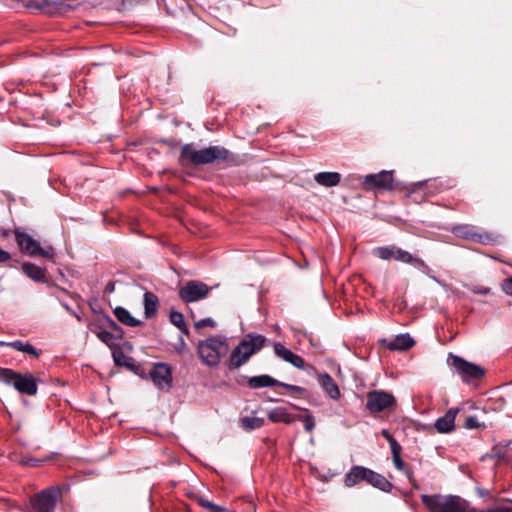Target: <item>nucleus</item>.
<instances>
[{
	"label": "nucleus",
	"mask_w": 512,
	"mask_h": 512,
	"mask_svg": "<svg viewBox=\"0 0 512 512\" xmlns=\"http://www.w3.org/2000/svg\"><path fill=\"white\" fill-rule=\"evenodd\" d=\"M267 339L260 334L249 333L243 337L239 344L232 350L228 359L230 370L238 369L259 352L266 344Z\"/></svg>",
	"instance_id": "1"
},
{
	"label": "nucleus",
	"mask_w": 512,
	"mask_h": 512,
	"mask_svg": "<svg viewBox=\"0 0 512 512\" xmlns=\"http://www.w3.org/2000/svg\"><path fill=\"white\" fill-rule=\"evenodd\" d=\"M229 351L227 339L222 336H212L199 341L197 353L201 362L208 367H217Z\"/></svg>",
	"instance_id": "2"
},
{
	"label": "nucleus",
	"mask_w": 512,
	"mask_h": 512,
	"mask_svg": "<svg viewBox=\"0 0 512 512\" xmlns=\"http://www.w3.org/2000/svg\"><path fill=\"white\" fill-rule=\"evenodd\" d=\"M422 502L429 512H476L467 501L453 495H422Z\"/></svg>",
	"instance_id": "3"
},
{
	"label": "nucleus",
	"mask_w": 512,
	"mask_h": 512,
	"mask_svg": "<svg viewBox=\"0 0 512 512\" xmlns=\"http://www.w3.org/2000/svg\"><path fill=\"white\" fill-rule=\"evenodd\" d=\"M228 151L219 146H211L196 150L192 144H186L181 149V161L183 164L192 163L195 165L210 164L215 160H224Z\"/></svg>",
	"instance_id": "4"
},
{
	"label": "nucleus",
	"mask_w": 512,
	"mask_h": 512,
	"mask_svg": "<svg viewBox=\"0 0 512 512\" xmlns=\"http://www.w3.org/2000/svg\"><path fill=\"white\" fill-rule=\"evenodd\" d=\"M362 482H366L382 491H389L391 488V483L384 476L364 466H353L344 478L346 487H353Z\"/></svg>",
	"instance_id": "5"
},
{
	"label": "nucleus",
	"mask_w": 512,
	"mask_h": 512,
	"mask_svg": "<svg viewBox=\"0 0 512 512\" xmlns=\"http://www.w3.org/2000/svg\"><path fill=\"white\" fill-rule=\"evenodd\" d=\"M0 381L13 386L19 393L29 396L38 391L37 379L31 373L20 374L11 369H0Z\"/></svg>",
	"instance_id": "6"
},
{
	"label": "nucleus",
	"mask_w": 512,
	"mask_h": 512,
	"mask_svg": "<svg viewBox=\"0 0 512 512\" xmlns=\"http://www.w3.org/2000/svg\"><path fill=\"white\" fill-rule=\"evenodd\" d=\"M451 232L458 238L474 241L480 244L488 245L497 242L498 237L490 232H478L476 227L470 224L456 225Z\"/></svg>",
	"instance_id": "7"
},
{
	"label": "nucleus",
	"mask_w": 512,
	"mask_h": 512,
	"mask_svg": "<svg viewBox=\"0 0 512 512\" xmlns=\"http://www.w3.org/2000/svg\"><path fill=\"white\" fill-rule=\"evenodd\" d=\"M15 236L16 242L22 252L30 256H41L47 259L54 257L53 248L51 246L42 248L30 235L18 230L15 231Z\"/></svg>",
	"instance_id": "8"
},
{
	"label": "nucleus",
	"mask_w": 512,
	"mask_h": 512,
	"mask_svg": "<svg viewBox=\"0 0 512 512\" xmlns=\"http://www.w3.org/2000/svg\"><path fill=\"white\" fill-rule=\"evenodd\" d=\"M447 362L456 370L462 380L466 382L473 379H480L485 374L482 367L468 362L457 355L449 354Z\"/></svg>",
	"instance_id": "9"
},
{
	"label": "nucleus",
	"mask_w": 512,
	"mask_h": 512,
	"mask_svg": "<svg viewBox=\"0 0 512 512\" xmlns=\"http://www.w3.org/2000/svg\"><path fill=\"white\" fill-rule=\"evenodd\" d=\"M61 495L59 487H51L43 490L31 499V505L35 512H53L57 499Z\"/></svg>",
	"instance_id": "10"
},
{
	"label": "nucleus",
	"mask_w": 512,
	"mask_h": 512,
	"mask_svg": "<svg viewBox=\"0 0 512 512\" xmlns=\"http://www.w3.org/2000/svg\"><path fill=\"white\" fill-rule=\"evenodd\" d=\"M211 289L212 287L199 280H190L179 289V297L185 303L196 302L204 299Z\"/></svg>",
	"instance_id": "11"
},
{
	"label": "nucleus",
	"mask_w": 512,
	"mask_h": 512,
	"mask_svg": "<svg viewBox=\"0 0 512 512\" xmlns=\"http://www.w3.org/2000/svg\"><path fill=\"white\" fill-rule=\"evenodd\" d=\"M395 404V397L386 391L375 390L367 394L366 407L371 413L384 411L392 408Z\"/></svg>",
	"instance_id": "12"
},
{
	"label": "nucleus",
	"mask_w": 512,
	"mask_h": 512,
	"mask_svg": "<svg viewBox=\"0 0 512 512\" xmlns=\"http://www.w3.org/2000/svg\"><path fill=\"white\" fill-rule=\"evenodd\" d=\"M150 378L158 388H168L172 381L171 369L164 363L155 364L150 371Z\"/></svg>",
	"instance_id": "13"
},
{
	"label": "nucleus",
	"mask_w": 512,
	"mask_h": 512,
	"mask_svg": "<svg viewBox=\"0 0 512 512\" xmlns=\"http://www.w3.org/2000/svg\"><path fill=\"white\" fill-rule=\"evenodd\" d=\"M394 179H393V171L383 170L377 174H369L364 178V184L380 188L391 190L394 188Z\"/></svg>",
	"instance_id": "14"
},
{
	"label": "nucleus",
	"mask_w": 512,
	"mask_h": 512,
	"mask_svg": "<svg viewBox=\"0 0 512 512\" xmlns=\"http://www.w3.org/2000/svg\"><path fill=\"white\" fill-rule=\"evenodd\" d=\"M274 352L279 358L292 364L294 367L298 369H304V359L301 356L293 353L291 350L287 349L284 345L276 343L274 345Z\"/></svg>",
	"instance_id": "15"
},
{
	"label": "nucleus",
	"mask_w": 512,
	"mask_h": 512,
	"mask_svg": "<svg viewBox=\"0 0 512 512\" xmlns=\"http://www.w3.org/2000/svg\"><path fill=\"white\" fill-rule=\"evenodd\" d=\"M459 412L458 408H450L442 417L435 422V428L440 433H449L455 427V418Z\"/></svg>",
	"instance_id": "16"
},
{
	"label": "nucleus",
	"mask_w": 512,
	"mask_h": 512,
	"mask_svg": "<svg viewBox=\"0 0 512 512\" xmlns=\"http://www.w3.org/2000/svg\"><path fill=\"white\" fill-rule=\"evenodd\" d=\"M318 383L331 399L338 400L341 397L337 383L329 374H319Z\"/></svg>",
	"instance_id": "17"
},
{
	"label": "nucleus",
	"mask_w": 512,
	"mask_h": 512,
	"mask_svg": "<svg viewBox=\"0 0 512 512\" xmlns=\"http://www.w3.org/2000/svg\"><path fill=\"white\" fill-rule=\"evenodd\" d=\"M268 418L274 423L282 422L290 424L296 421V415L290 414L288 409L285 407H276L272 409L268 414Z\"/></svg>",
	"instance_id": "18"
},
{
	"label": "nucleus",
	"mask_w": 512,
	"mask_h": 512,
	"mask_svg": "<svg viewBox=\"0 0 512 512\" xmlns=\"http://www.w3.org/2000/svg\"><path fill=\"white\" fill-rule=\"evenodd\" d=\"M386 343L389 350L404 351L414 345V340L408 334H400Z\"/></svg>",
	"instance_id": "19"
},
{
	"label": "nucleus",
	"mask_w": 512,
	"mask_h": 512,
	"mask_svg": "<svg viewBox=\"0 0 512 512\" xmlns=\"http://www.w3.org/2000/svg\"><path fill=\"white\" fill-rule=\"evenodd\" d=\"M314 180L321 186L334 187L341 181V175L338 172H320L314 176Z\"/></svg>",
	"instance_id": "20"
},
{
	"label": "nucleus",
	"mask_w": 512,
	"mask_h": 512,
	"mask_svg": "<svg viewBox=\"0 0 512 512\" xmlns=\"http://www.w3.org/2000/svg\"><path fill=\"white\" fill-rule=\"evenodd\" d=\"M113 313H114L115 317L117 318V320L126 326L136 327L141 324V322L138 319H136L135 317H133L130 314V312L127 309H125L124 307L117 306L113 310Z\"/></svg>",
	"instance_id": "21"
},
{
	"label": "nucleus",
	"mask_w": 512,
	"mask_h": 512,
	"mask_svg": "<svg viewBox=\"0 0 512 512\" xmlns=\"http://www.w3.org/2000/svg\"><path fill=\"white\" fill-rule=\"evenodd\" d=\"M158 297L152 292L144 294V314L147 319L155 316L158 309Z\"/></svg>",
	"instance_id": "22"
},
{
	"label": "nucleus",
	"mask_w": 512,
	"mask_h": 512,
	"mask_svg": "<svg viewBox=\"0 0 512 512\" xmlns=\"http://www.w3.org/2000/svg\"><path fill=\"white\" fill-rule=\"evenodd\" d=\"M279 381L269 375H259L249 378L248 385L252 389L263 387L278 386Z\"/></svg>",
	"instance_id": "23"
},
{
	"label": "nucleus",
	"mask_w": 512,
	"mask_h": 512,
	"mask_svg": "<svg viewBox=\"0 0 512 512\" xmlns=\"http://www.w3.org/2000/svg\"><path fill=\"white\" fill-rule=\"evenodd\" d=\"M395 252L396 253H395V256H394V260H396V261H399V262H402V263H406V264H412V265L417 266V267L425 266V263L423 262V260H421V259H419L417 257H414L408 251H405V250L397 247Z\"/></svg>",
	"instance_id": "24"
},
{
	"label": "nucleus",
	"mask_w": 512,
	"mask_h": 512,
	"mask_svg": "<svg viewBox=\"0 0 512 512\" xmlns=\"http://www.w3.org/2000/svg\"><path fill=\"white\" fill-rule=\"evenodd\" d=\"M0 345L1 346H9L17 351H20V352H23V353H26V354H30V355H33V356H36L38 357L39 356V353L38 351L28 342H23V341H14V342H3L1 341L0 342Z\"/></svg>",
	"instance_id": "25"
},
{
	"label": "nucleus",
	"mask_w": 512,
	"mask_h": 512,
	"mask_svg": "<svg viewBox=\"0 0 512 512\" xmlns=\"http://www.w3.org/2000/svg\"><path fill=\"white\" fill-rule=\"evenodd\" d=\"M23 272L34 281H43L45 279V270L31 263H25L22 266Z\"/></svg>",
	"instance_id": "26"
},
{
	"label": "nucleus",
	"mask_w": 512,
	"mask_h": 512,
	"mask_svg": "<svg viewBox=\"0 0 512 512\" xmlns=\"http://www.w3.org/2000/svg\"><path fill=\"white\" fill-rule=\"evenodd\" d=\"M241 427L247 431L260 428L264 425L265 420L261 417L246 416L240 419Z\"/></svg>",
	"instance_id": "27"
},
{
	"label": "nucleus",
	"mask_w": 512,
	"mask_h": 512,
	"mask_svg": "<svg viewBox=\"0 0 512 512\" xmlns=\"http://www.w3.org/2000/svg\"><path fill=\"white\" fill-rule=\"evenodd\" d=\"M392 459L395 467L406 474L409 482L413 485L414 488H418V484L413 476V472L411 471V469L405 466L404 461L401 459V455L392 456Z\"/></svg>",
	"instance_id": "28"
},
{
	"label": "nucleus",
	"mask_w": 512,
	"mask_h": 512,
	"mask_svg": "<svg viewBox=\"0 0 512 512\" xmlns=\"http://www.w3.org/2000/svg\"><path fill=\"white\" fill-rule=\"evenodd\" d=\"M94 332L99 340L105 343L108 347L113 348L117 346V340L119 339L118 336L116 337L113 333L105 329H98Z\"/></svg>",
	"instance_id": "29"
},
{
	"label": "nucleus",
	"mask_w": 512,
	"mask_h": 512,
	"mask_svg": "<svg viewBox=\"0 0 512 512\" xmlns=\"http://www.w3.org/2000/svg\"><path fill=\"white\" fill-rule=\"evenodd\" d=\"M396 249V246L377 247L373 250V254L382 260H391L394 259Z\"/></svg>",
	"instance_id": "30"
},
{
	"label": "nucleus",
	"mask_w": 512,
	"mask_h": 512,
	"mask_svg": "<svg viewBox=\"0 0 512 512\" xmlns=\"http://www.w3.org/2000/svg\"><path fill=\"white\" fill-rule=\"evenodd\" d=\"M170 321L181 331L187 332L186 324H185L184 317H183L182 313L177 312V311H172L170 313Z\"/></svg>",
	"instance_id": "31"
},
{
	"label": "nucleus",
	"mask_w": 512,
	"mask_h": 512,
	"mask_svg": "<svg viewBox=\"0 0 512 512\" xmlns=\"http://www.w3.org/2000/svg\"><path fill=\"white\" fill-rule=\"evenodd\" d=\"M296 420H300L304 424V428L307 432H311L315 427L314 417L310 413L304 415H296Z\"/></svg>",
	"instance_id": "32"
},
{
	"label": "nucleus",
	"mask_w": 512,
	"mask_h": 512,
	"mask_svg": "<svg viewBox=\"0 0 512 512\" xmlns=\"http://www.w3.org/2000/svg\"><path fill=\"white\" fill-rule=\"evenodd\" d=\"M200 505L204 508L209 509L211 512H222L224 509L221 506L215 505L207 499H200Z\"/></svg>",
	"instance_id": "33"
},
{
	"label": "nucleus",
	"mask_w": 512,
	"mask_h": 512,
	"mask_svg": "<svg viewBox=\"0 0 512 512\" xmlns=\"http://www.w3.org/2000/svg\"><path fill=\"white\" fill-rule=\"evenodd\" d=\"M278 386L284 387V388H286L289 391H292V392H295V393H299V394H303L305 392V389L303 387L297 386V385H292V384H287V383L279 382Z\"/></svg>",
	"instance_id": "34"
},
{
	"label": "nucleus",
	"mask_w": 512,
	"mask_h": 512,
	"mask_svg": "<svg viewBox=\"0 0 512 512\" xmlns=\"http://www.w3.org/2000/svg\"><path fill=\"white\" fill-rule=\"evenodd\" d=\"M214 327L215 326V322L213 321V319L211 318H203L197 322H195V327L200 329V328H204V327Z\"/></svg>",
	"instance_id": "35"
},
{
	"label": "nucleus",
	"mask_w": 512,
	"mask_h": 512,
	"mask_svg": "<svg viewBox=\"0 0 512 512\" xmlns=\"http://www.w3.org/2000/svg\"><path fill=\"white\" fill-rule=\"evenodd\" d=\"M389 445H390V449H391L392 456L401 455L402 447H401V445L396 441V439H394L393 441H391V442L389 443Z\"/></svg>",
	"instance_id": "36"
},
{
	"label": "nucleus",
	"mask_w": 512,
	"mask_h": 512,
	"mask_svg": "<svg viewBox=\"0 0 512 512\" xmlns=\"http://www.w3.org/2000/svg\"><path fill=\"white\" fill-rule=\"evenodd\" d=\"M502 290L505 292V294L512 296V277L503 281Z\"/></svg>",
	"instance_id": "37"
},
{
	"label": "nucleus",
	"mask_w": 512,
	"mask_h": 512,
	"mask_svg": "<svg viewBox=\"0 0 512 512\" xmlns=\"http://www.w3.org/2000/svg\"><path fill=\"white\" fill-rule=\"evenodd\" d=\"M108 326L114 331L118 332V338L122 337V329L111 319H107Z\"/></svg>",
	"instance_id": "38"
},
{
	"label": "nucleus",
	"mask_w": 512,
	"mask_h": 512,
	"mask_svg": "<svg viewBox=\"0 0 512 512\" xmlns=\"http://www.w3.org/2000/svg\"><path fill=\"white\" fill-rule=\"evenodd\" d=\"M466 427L472 429L478 427V421L475 417L470 416L466 419Z\"/></svg>",
	"instance_id": "39"
},
{
	"label": "nucleus",
	"mask_w": 512,
	"mask_h": 512,
	"mask_svg": "<svg viewBox=\"0 0 512 512\" xmlns=\"http://www.w3.org/2000/svg\"><path fill=\"white\" fill-rule=\"evenodd\" d=\"M113 358H114V361L118 364V365H124V362L122 361V359L125 358V356L123 355L122 352H113Z\"/></svg>",
	"instance_id": "40"
},
{
	"label": "nucleus",
	"mask_w": 512,
	"mask_h": 512,
	"mask_svg": "<svg viewBox=\"0 0 512 512\" xmlns=\"http://www.w3.org/2000/svg\"><path fill=\"white\" fill-rule=\"evenodd\" d=\"M10 258V254L7 251L0 248V262H6Z\"/></svg>",
	"instance_id": "41"
},
{
	"label": "nucleus",
	"mask_w": 512,
	"mask_h": 512,
	"mask_svg": "<svg viewBox=\"0 0 512 512\" xmlns=\"http://www.w3.org/2000/svg\"><path fill=\"white\" fill-rule=\"evenodd\" d=\"M381 434L382 436L388 441V443H390L391 441H393L395 438L390 434V432L386 429H383L381 431Z\"/></svg>",
	"instance_id": "42"
},
{
	"label": "nucleus",
	"mask_w": 512,
	"mask_h": 512,
	"mask_svg": "<svg viewBox=\"0 0 512 512\" xmlns=\"http://www.w3.org/2000/svg\"><path fill=\"white\" fill-rule=\"evenodd\" d=\"M426 184H427V182H418V183L414 184V187H416V188H422V187H423L424 185H426Z\"/></svg>",
	"instance_id": "43"
},
{
	"label": "nucleus",
	"mask_w": 512,
	"mask_h": 512,
	"mask_svg": "<svg viewBox=\"0 0 512 512\" xmlns=\"http://www.w3.org/2000/svg\"><path fill=\"white\" fill-rule=\"evenodd\" d=\"M38 461L37 460H32L30 461V463H24L25 465H28V466H37V463Z\"/></svg>",
	"instance_id": "44"
}]
</instances>
